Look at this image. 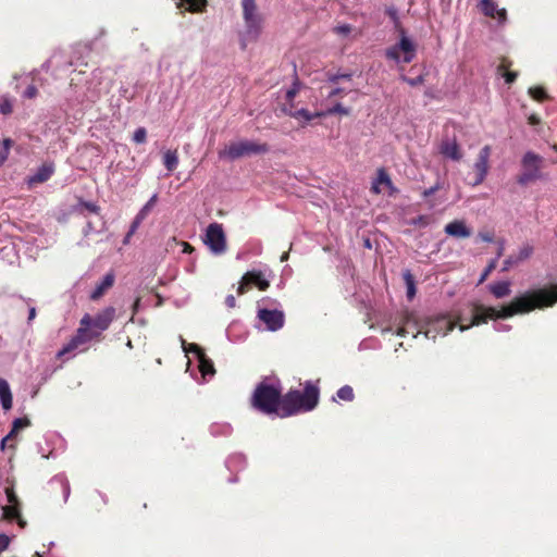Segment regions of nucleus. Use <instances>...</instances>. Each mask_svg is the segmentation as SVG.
<instances>
[{"instance_id": "f257e3e1", "label": "nucleus", "mask_w": 557, "mask_h": 557, "mask_svg": "<svg viewBox=\"0 0 557 557\" xmlns=\"http://www.w3.org/2000/svg\"><path fill=\"white\" fill-rule=\"evenodd\" d=\"M556 302L557 284L534 289L515 297L508 305L503 306L499 310L494 307L473 302L471 305V320L469 324L465 325L460 323L459 329L463 332L471 326L486 324L490 320L508 319L516 314L529 313L535 309L553 307Z\"/></svg>"}, {"instance_id": "f03ea898", "label": "nucleus", "mask_w": 557, "mask_h": 557, "mask_svg": "<svg viewBox=\"0 0 557 557\" xmlns=\"http://www.w3.org/2000/svg\"><path fill=\"white\" fill-rule=\"evenodd\" d=\"M115 308L109 306L95 317L86 313L79 321V326L70 342L58 352L62 357L94 339H100L102 332L107 331L115 319Z\"/></svg>"}, {"instance_id": "7ed1b4c3", "label": "nucleus", "mask_w": 557, "mask_h": 557, "mask_svg": "<svg viewBox=\"0 0 557 557\" xmlns=\"http://www.w3.org/2000/svg\"><path fill=\"white\" fill-rule=\"evenodd\" d=\"M304 388H290L283 394L280 418H288L312 411L319 404L320 388L317 383L306 381Z\"/></svg>"}, {"instance_id": "20e7f679", "label": "nucleus", "mask_w": 557, "mask_h": 557, "mask_svg": "<svg viewBox=\"0 0 557 557\" xmlns=\"http://www.w3.org/2000/svg\"><path fill=\"white\" fill-rule=\"evenodd\" d=\"M282 404L281 386L264 381L256 386L250 398L251 407L267 416L275 414L280 417Z\"/></svg>"}, {"instance_id": "39448f33", "label": "nucleus", "mask_w": 557, "mask_h": 557, "mask_svg": "<svg viewBox=\"0 0 557 557\" xmlns=\"http://www.w3.org/2000/svg\"><path fill=\"white\" fill-rule=\"evenodd\" d=\"M270 147L265 143H257L252 140H240L231 143L224 150L219 151L221 159L237 160L239 158L251 154H263L269 152Z\"/></svg>"}, {"instance_id": "423d86ee", "label": "nucleus", "mask_w": 557, "mask_h": 557, "mask_svg": "<svg viewBox=\"0 0 557 557\" xmlns=\"http://www.w3.org/2000/svg\"><path fill=\"white\" fill-rule=\"evenodd\" d=\"M543 162L544 159L540 154L528 151L521 160L522 172L517 176V183L525 186L540 180Z\"/></svg>"}, {"instance_id": "0eeeda50", "label": "nucleus", "mask_w": 557, "mask_h": 557, "mask_svg": "<svg viewBox=\"0 0 557 557\" xmlns=\"http://www.w3.org/2000/svg\"><path fill=\"white\" fill-rule=\"evenodd\" d=\"M400 39L399 42L386 49L385 55L387 59L404 63H410L416 58V45L406 35L404 28L399 30Z\"/></svg>"}, {"instance_id": "6e6552de", "label": "nucleus", "mask_w": 557, "mask_h": 557, "mask_svg": "<svg viewBox=\"0 0 557 557\" xmlns=\"http://www.w3.org/2000/svg\"><path fill=\"white\" fill-rule=\"evenodd\" d=\"M256 1L257 0H242L246 34L253 40L258 38L262 27V16L258 13Z\"/></svg>"}, {"instance_id": "1a4fd4ad", "label": "nucleus", "mask_w": 557, "mask_h": 557, "mask_svg": "<svg viewBox=\"0 0 557 557\" xmlns=\"http://www.w3.org/2000/svg\"><path fill=\"white\" fill-rule=\"evenodd\" d=\"M205 244L214 255H222L226 251V236L222 224L211 223L208 225Z\"/></svg>"}, {"instance_id": "9d476101", "label": "nucleus", "mask_w": 557, "mask_h": 557, "mask_svg": "<svg viewBox=\"0 0 557 557\" xmlns=\"http://www.w3.org/2000/svg\"><path fill=\"white\" fill-rule=\"evenodd\" d=\"M461 321L460 317H458L457 321H454L447 314L434 317L428 323L426 331L424 332L425 337L435 339L438 334L445 336L455 329L457 323L460 324Z\"/></svg>"}, {"instance_id": "9b49d317", "label": "nucleus", "mask_w": 557, "mask_h": 557, "mask_svg": "<svg viewBox=\"0 0 557 557\" xmlns=\"http://www.w3.org/2000/svg\"><path fill=\"white\" fill-rule=\"evenodd\" d=\"M251 285L257 286L260 290H267L270 286V283L264 277V275L261 271H258V270L248 271L242 277V281L237 288V294L238 295L245 294Z\"/></svg>"}, {"instance_id": "f8f14e48", "label": "nucleus", "mask_w": 557, "mask_h": 557, "mask_svg": "<svg viewBox=\"0 0 557 557\" xmlns=\"http://www.w3.org/2000/svg\"><path fill=\"white\" fill-rule=\"evenodd\" d=\"M491 147L488 145L484 146L478 156V159L473 165L474 169V177L471 181V185L478 186L485 180L487 172H488V160L491 156Z\"/></svg>"}, {"instance_id": "ddd939ff", "label": "nucleus", "mask_w": 557, "mask_h": 557, "mask_svg": "<svg viewBox=\"0 0 557 557\" xmlns=\"http://www.w3.org/2000/svg\"><path fill=\"white\" fill-rule=\"evenodd\" d=\"M258 318L271 332L282 329L285 322V315L280 310L259 309Z\"/></svg>"}, {"instance_id": "4468645a", "label": "nucleus", "mask_w": 557, "mask_h": 557, "mask_svg": "<svg viewBox=\"0 0 557 557\" xmlns=\"http://www.w3.org/2000/svg\"><path fill=\"white\" fill-rule=\"evenodd\" d=\"M445 233L456 238H468L471 236V230L462 220H455L446 224Z\"/></svg>"}, {"instance_id": "2eb2a0df", "label": "nucleus", "mask_w": 557, "mask_h": 557, "mask_svg": "<svg viewBox=\"0 0 557 557\" xmlns=\"http://www.w3.org/2000/svg\"><path fill=\"white\" fill-rule=\"evenodd\" d=\"M282 110H283V112L285 114H287V115H289L292 117H295L297 120L302 119L305 122H310V121H312L315 117L325 116L324 112L311 113L307 109L294 110V106L293 104H289V106L285 104Z\"/></svg>"}, {"instance_id": "dca6fc26", "label": "nucleus", "mask_w": 557, "mask_h": 557, "mask_svg": "<svg viewBox=\"0 0 557 557\" xmlns=\"http://www.w3.org/2000/svg\"><path fill=\"white\" fill-rule=\"evenodd\" d=\"M115 276L113 272L107 273L102 281L96 285L95 289L90 294V299L94 301L99 300L114 284Z\"/></svg>"}, {"instance_id": "f3484780", "label": "nucleus", "mask_w": 557, "mask_h": 557, "mask_svg": "<svg viewBox=\"0 0 557 557\" xmlns=\"http://www.w3.org/2000/svg\"><path fill=\"white\" fill-rule=\"evenodd\" d=\"M480 9L482 13L488 17L498 18L503 21L506 18V10L498 9L497 4L493 0H481Z\"/></svg>"}, {"instance_id": "a211bd4d", "label": "nucleus", "mask_w": 557, "mask_h": 557, "mask_svg": "<svg viewBox=\"0 0 557 557\" xmlns=\"http://www.w3.org/2000/svg\"><path fill=\"white\" fill-rule=\"evenodd\" d=\"M441 153L455 161H459L462 158L459 145L456 140L443 141L441 146Z\"/></svg>"}, {"instance_id": "6ab92c4d", "label": "nucleus", "mask_w": 557, "mask_h": 557, "mask_svg": "<svg viewBox=\"0 0 557 557\" xmlns=\"http://www.w3.org/2000/svg\"><path fill=\"white\" fill-rule=\"evenodd\" d=\"M512 62L509 59L502 58L500 63L497 66V72L503 75L507 84H512L518 77L517 72L509 71Z\"/></svg>"}, {"instance_id": "aec40b11", "label": "nucleus", "mask_w": 557, "mask_h": 557, "mask_svg": "<svg viewBox=\"0 0 557 557\" xmlns=\"http://www.w3.org/2000/svg\"><path fill=\"white\" fill-rule=\"evenodd\" d=\"M0 403L4 410L12 408V393L7 380L0 377Z\"/></svg>"}, {"instance_id": "412c9836", "label": "nucleus", "mask_w": 557, "mask_h": 557, "mask_svg": "<svg viewBox=\"0 0 557 557\" xmlns=\"http://www.w3.org/2000/svg\"><path fill=\"white\" fill-rule=\"evenodd\" d=\"M488 289L494 295V297L497 298V299L507 297L511 293V290H510V283L506 282V281L491 284L488 286Z\"/></svg>"}, {"instance_id": "4be33fe9", "label": "nucleus", "mask_w": 557, "mask_h": 557, "mask_svg": "<svg viewBox=\"0 0 557 557\" xmlns=\"http://www.w3.org/2000/svg\"><path fill=\"white\" fill-rule=\"evenodd\" d=\"M54 172V166L52 164H42L37 173L32 177V182L34 183H44L48 181Z\"/></svg>"}, {"instance_id": "5701e85b", "label": "nucleus", "mask_w": 557, "mask_h": 557, "mask_svg": "<svg viewBox=\"0 0 557 557\" xmlns=\"http://www.w3.org/2000/svg\"><path fill=\"white\" fill-rule=\"evenodd\" d=\"M197 359L199 361V370L202 376L213 375L215 373L213 362L210 358L207 357L206 352L199 356Z\"/></svg>"}, {"instance_id": "b1692460", "label": "nucleus", "mask_w": 557, "mask_h": 557, "mask_svg": "<svg viewBox=\"0 0 557 557\" xmlns=\"http://www.w3.org/2000/svg\"><path fill=\"white\" fill-rule=\"evenodd\" d=\"M403 277H404V281H405L406 286H407V298L409 300H412L414 298V296H416V293H417L414 277H413L412 273L409 270H406L403 273Z\"/></svg>"}, {"instance_id": "393cba45", "label": "nucleus", "mask_w": 557, "mask_h": 557, "mask_svg": "<svg viewBox=\"0 0 557 557\" xmlns=\"http://www.w3.org/2000/svg\"><path fill=\"white\" fill-rule=\"evenodd\" d=\"M163 164L169 172H173L178 164V156L176 150H168L163 156Z\"/></svg>"}, {"instance_id": "a878e982", "label": "nucleus", "mask_w": 557, "mask_h": 557, "mask_svg": "<svg viewBox=\"0 0 557 557\" xmlns=\"http://www.w3.org/2000/svg\"><path fill=\"white\" fill-rule=\"evenodd\" d=\"M181 2L187 4V11L191 13L203 12L207 7V0H181Z\"/></svg>"}, {"instance_id": "bb28decb", "label": "nucleus", "mask_w": 557, "mask_h": 557, "mask_svg": "<svg viewBox=\"0 0 557 557\" xmlns=\"http://www.w3.org/2000/svg\"><path fill=\"white\" fill-rule=\"evenodd\" d=\"M75 210L79 213H83V210H87L91 213L98 214L100 212V207L95 202H89V201L79 199L78 205Z\"/></svg>"}, {"instance_id": "cd10ccee", "label": "nucleus", "mask_w": 557, "mask_h": 557, "mask_svg": "<svg viewBox=\"0 0 557 557\" xmlns=\"http://www.w3.org/2000/svg\"><path fill=\"white\" fill-rule=\"evenodd\" d=\"M529 95L539 102H543L548 99L546 90L541 86L531 87L529 89Z\"/></svg>"}, {"instance_id": "c85d7f7f", "label": "nucleus", "mask_w": 557, "mask_h": 557, "mask_svg": "<svg viewBox=\"0 0 557 557\" xmlns=\"http://www.w3.org/2000/svg\"><path fill=\"white\" fill-rule=\"evenodd\" d=\"M337 397L341 399V400H344V401H352L354 398H355V394H354V389L351 386L349 385H344L342 386L337 393H336Z\"/></svg>"}, {"instance_id": "c756f323", "label": "nucleus", "mask_w": 557, "mask_h": 557, "mask_svg": "<svg viewBox=\"0 0 557 557\" xmlns=\"http://www.w3.org/2000/svg\"><path fill=\"white\" fill-rule=\"evenodd\" d=\"M533 253V247L531 245H524L521 247L517 255H513L518 263L529 259Z\"/></svg>"}, {"instance_id": "7c9ffc66", "label": "nucleus", "mask_w": 557, "mask_h": 557, "mask_svg": "<svg viewBox=\"0 0 557 557\" xmlns=\"http://www.w3.org/2000/svg\"><path fill=\"white\" fill-rule=\"evenodd\" d=\"M182 345L185 352H194L197 358L205 354V350L195 343L186 344L185 339H182Z\"/></svg>"}, {"instance_id": "2f4dec72", "label": "nucleus", "mask_w": 557, "mask_h": 557, "mask_svg": "<svg viewBox=\"0 0 557 557\" xmlns=\"http://www.w3.org/2000/svg\"><path fill=\"white\" fill-rule=\"evenodd\" d=\"M13 111V104L9 97L2 96L0 98V112L4 115L11 114Z\"/></svg>"}, {"instance_id": "473e14b6", "label": "nucleus", "mask_w": 557, "mask_h": 557, "mask_svg": "<svg viewBox=\"0 0 557 557\" xmlns=\"http://www.w3.org/2000/svg\"><path fill=\"white\" fill-rule=\"evenodd\" d=\"M400 78H401V81H404L405 83H407L408 85H410L412 87L420 86V85L424 84V82H425L424 74H420L416 77H407L405 75H401Z\"/></svg>"}, {"instance_id": "72a5a7b5", "label": "nucleus", "mask_w": 557, "mask_h": 557, "mask_svg": "<svg viewBox=\"0 0 557 557\" xmlns=\"http://www.w3.org/2000/svg\"><path fill=\"white\" fill-rule=\"evenodd\" d=\"M158 200V196L154 194L148 201L147 203L140 209V211L137 213L140 218H146L148 215V213L150 212V210L153 208V206L156 205Z\"/></svg>"}, {"instance_id": "f704fd0d", "label": "nucleus", "mask_w": 557, "mask_h": 557, "mask_svg": "<svg viewBox=\"0 0 557 557\" xmlns=\"http://www.w3.org/2000/svg\"><path fill=\"white\" fill-rule=\"evenodd\" d=\"M324 113H325V115H331V114L348 115L349 109L345 108L341 103H336L334 107L330 108Z\"/></svg>"}, {"instance_id": "c9c22d12", "label": "nucleus", "mask_w": 557, "mask_h": 557, "mask_svg": "<svg viewBox=\"0 0 557 557\" xmlns=\"http://www.w3.org/2000/svg\"><path fill=\"white\" fill-rule=\"evenodd\" d=\"M30 425V420L27 417L17 418L13 421L12 428L14 432H20V430L27 428Z\"/></svg>"}, {"instance_id": "e433bc0d", "label": "nucleus", "mask_w": 557, "mask_h": 557, "mask_svg": "<svg viewBox=\"0 0 557 557\" xmlns=\"http://www.w3.org/2000/svg\"><path fill=\"white\" fill-rule=\"evenodd\" d=\"M147 139V131L145 127H138L133 135V140L136 144H144Z\"/></svg>"}, {"instance_id": "4c0bfd02", "label": "nucleus", "mask_w": 557, "mask_h": 557, "mask_svg": "<svg viewBox=\"0 0 557 557\" xmlns=\"http://www.w3.org/2000/svg\"><path fill=\"white\" fill-rule=\"evenodd\" d=\"M375 182H377L379 184H384L386 186H392L391 177L384 169L377 170V177Z\"/></svg>"}, {"instance_id": "58836bf2", "label": "nucleus", "mask_w": 557, "mask_h": 557, "mask_svg": "<svg viewBox=\"0 0 557 557\" xmlns=\"http://www.w3.org/2000/svg\"><path fill=\"white\" fill-rule=\"evenodd\" d=\"M4 510V516L9 519H14V518H17L20 516V509H18V506H5L3 508Z\"/></svg>"}, {"instance_id": "ea45409f", "label": "nucleus", "mask_w": 557, "mask_h": 557, "mask_svg": "<svg viewBox=\"0 0 557 557\" xmlns=\"http://www.w3.org/2000/svg\"><path fill=\"white\" fill-rule=\"evenodd\" d=\"M5 494H7L8 503L10 504L9 506H12V505L18 506V498H17V495L15 494L13 487H7Z\"/></svg>"}, {"instance_id": "a19ab883", "label": "nucleus", "mask_w": 557, "mask_h": 557, "mask_svg": "<svg viewBox=\"0 0 557 557\" xmlns=\"http://www.w3.org/2000/svg\"><path fill=\"white\" fill-rule=\"evenodd\" d=\"M430 223H431V216L430 215H419V216H417V218H414L412 220V224L417 225V226H420V227H425Z\"/></svg>"}, {"instance_id": "79ce46f5", "label": "nucleus", "mask_w": 557, "mask_h": 557, "mask_svg": "<svg viewBox=\"0 0 557 557\" xmlns=\"http://www.w3.org/2000/svg\"><path fill=\"white\" fill-rule=\"evenodd\" d=\"M496 267V260H492L487 267L485 268V270L483 271V273L481 274V277L479 280V284L483 283L487 276L491 274V272L495 269Z\"/></svg>"}, {"instance_id": "37998d69", "label": "nucleus", "mask_w": 557, "mask_h": 557, "mask_svg": "<svg viewBox=\"0 0 557 557\" xmlns=\"http://www.w3.org/2000/svg\"><path fill=\"white\" fill-rule=\"evenodd\" d=\"M143 220H144V218H140L138 214L136 215V218L132 222V225H131L129 232L126 235L125 242L136 232V230L140 225Z\"/></svg>"}, {"instance_id": "c03bdc74", "label": "nucleus", "mask_w": 557, "mask_h": 557, "mask_svg": "<svg viewBox=\"0 0 557 557\" xmlns=\"http://www.w3.org/2000/svg\"><path fill=\"white\" fill-rule=\"evenodd\" d=\"M37 95H38V89H37V87H36L35 85H29V86L25 89V91H24V94H23V97H24V98H27V99H34V98H36V97H37Z\"/></svg>"}, {"instance_id": "a18cd8bd", "label": "nucleus", "mask_w": 557, "mask_h": 557, "mask_svg": "<svg viewBox=\"0 0 557 557\" xmlns=\"http://www.w3.org/2000/svg\"><path fill=\"white\" fill-rule=\"evenodd\" d=\"M519 264L517 259L515 258L513 255H510L505 261H504V267H503V271H508L510 268L515 267Z\"/></svg>"}, {"instance_id": "49530a36", "label": "nucleus", "mask_w": 557, "mask_h": 557, "mask_svg": "<svg viewBox=\"0 0 557 557\" xmlns=\"http://www.w3.org/2000/svg\"><path fill=\"white\" fill-rule=\"evenodd\" d=\"M351 78V74H333V75H329V82L331 83H338L339 79H350Z\"/></svg>"}, {"instance_id": "de8ad7c7", "label": "nucleus", "mask_w": 557, "mask_h": 557, "mask_svg": "<svg viewBox=\"0 0 557 557\" xmlns=\"http://www.w3.org/2000/svg\"><path fill=\"white\" fill-rule=\"evenodd\" d=\"M479 237L486 243H492L494 240V234L492 232H480Z\"/></svg>"}, {"instance_id": "09e8293b", "label": "nucleus", "mask_w": 557, "mask_h": 557, "mask_svg": "<svg viewBox=\"0 0 557 557\" xmlns=\"http://www.w3.org/2000/svg\"><path fill=\"white\" fill-rule=\"evenodd\" d=\"M335 32L342 35H348L351 32V26L348 24L337 26Z\"/></svg>"}, {"instance_id": "8fccbe9b", "label": "nucleus", "mask_w": 557, "mask_h": 557, "mask_svg": "<svg viewBox=\"0 0 557 557\" xmlns=\"http://www.w3.org/2000/svg\"><path fill=\"white\" fill-rule=\"evenodd\" d=\"M297 92H298V88L296 85H294L293 88H290L286 91V100L292 103V101L294 100Z\"/></svg>"}, {"instance_id": "3c124183", "label": "nucleus", "mask_w": 557, "mask_h": 557, "mask_svg": "<svg viewBox=\"0 0 557 557\" xmlns=\"http://www.w3.org/2000/svg\"><path fill=\"white\" fill-rule=\"evenodd\" d=\"M9 537L4 534H0V553L5 549L9 545Z\"/></svg>"}, {"instance_id": "603ef678", "label": "nucleus", "mask_w": 557, "mask_h": 557, "mask_svg": "<svg viewBox=\"0 0 557 557\" xmlns=\"http://www.w3.org/2000/svg\"><path fill=\"white\" fill-rule=\"evenodd\" d=\"M528 122L530 125H537L541 123V119L539 115L536 114H531L529 117H528Z\"/></svg>"}, {"instance_id": "864d4df0", "label": "nucleus", "mask_w": 557, "mask_h": 557, "mask_svg": "<svg viewBox=\"0 0 557 557\" xmlns=\"http://www.w3.org/2000/svg\"><path fill=\"white\" fill-rule=\"evenodd\" d=\"M437 189H438V186H432V187H430L428 189H424L422 195H423L424 198H428V197L432 196Z\"/></svg>"}, {"instance_id": "5fc2aeb1", "label": "nucleus", "mask_w": 557, "mask_h": 557, "mask_svg": "<svg viewBox=\"0 0 557 557\" xmlns=\"http://www.w3.org/2000/svg\"><path fill=\"white\" fill-rule=\"evenodd\" d=\"M225 302L230 308H234L236 305V299L233 295H228L225 299Z\"/></svg>"}, {"instance_id": "6e6d98bb", "label": "nucleus", "mask_w": 557, "mask_h": 557, "mask_svg": "<svg viewBox=\"0 0 557 557\" xmlns=\"http://www.w3.org/2000/svg\"><path fill=\"white\" fill-rule=\"evenodd\" d=\"M17 433L18 432H14V429L12 428L9 434L4 437V441H14L15 437L17 436Z\"/></svg>"}, {"instance_id": "4d7b16f0", "label": "nucleus", "mask_w": 557, "mask_h": 557, "mask_svg": "<svg viewBox=\"0 0 557 557\" xmlns=\"http://www.w3.org/2000/svg\"><path fill=\"white\" fill-rule=\"evenodd\" d=\"M410 332L408 331L407 326H400L398 330H397V335L399 336H406L407 334H409Z\"/></svg>"}, {"instance_id": "13d9d810", "label": "nucleus", "mask_w": 557, "mask_h": 557, "mask_svg": "<svg viewBox=\"0 0 557 557\" xmlns=\"http://www.w3.org/2000/svg\"><path fill=\"white\" fill-rule=\"evenodd\" d=\"M343 92H344V90H343V89H341V88H335V89H333V90L329 94V98L336 97V96H338V95H341V94H343Z\"/></svg>"}, {"instance_id": "bf43d9fd", "label": "nucleus", "mask_w": 557, "mask_h": 557, "mask_svg": "<svg viewBox=\"0 0 557 557\" xmlns=\"http://www.w3.org/2000/svg\"><path fill=\"white\" fill-rule=\"evenodd\" d=\"M140 304V297H137L133 304V315L137 313Z\"/></svg>"}, {"instance_id": "052dcab7", "label": "nucleus", "mask_w": 557, "mask_h": 557, "mask_svg": "<svg viewBox=\"0 0 557 557\" xmlns=\"http://www.w3.org/2000/svg\"><path fill=\"white\" fill-rule=\"evenodd\" d=\"M379 185H380V184H379L377 182H375V181H374V182H373V184H372V187H371V191H372V193H374V194H376V195H377V194H380V193H381V189H380Z\"/></svg>"}, {"instance_id": "680f3d73", "label": "nucleus", "mask_w": 557, "mask_h": 557, "mask_svg": "<svg viewBox=\"0 0 557 557\" xmlns=\"http://www.w3.org/2000/svg\"><path fill=\"white\" fill-rule=\"evenodd\" d=\"M183 245H184V249H183L184 252L190 253L194 250V247L190 244L184 242Z\"/></svg>"}, {"instance_id": "e2e57ef3", "label": "nucleus", "mask_w": 557, "mask_h": 557, "mask_svg": "<svg viewBox=\"0 0 557 557\" xmlns=\"http://www.w3.org/2000/svg\"><path fill=\"white\" fill-rule=\"evenodd\" d=\"M35 317H36V309L34 307H32L28 312V321L29 322L33 321L35 319Z\"/></svg>"}, {"instance_id": "0e129e2a", "label": "nucleus", "mask_w": 557, "mask_h": 557, "mask_svg": "<svg viewBox=\"0 0 557 557\" xmlns=\"http://www.w3.org/2000/svg\"><path fill=\"white\" fill-rule=\"evenodd\" d=\"M503 252H504V245L503 243L500 244L499 248H498V251H497V257H500L503 256Z\"/></svg>"}, {"instance_id": "69168bd1", "label": "nucleus", "mask_w": 557, "mask_h": 557, "mask_svg": "<svg viewBox=\"0 0 557 557\" xmlns=\"http://www.w3.org/2000/svg\"><path fill=\"white\" fill-rule=\"evenodd\" d=\"M287 258H288V253H287V252H285V253H283V256L281 257V261H282V262H283V261H286V260H287Z\"/></svg>"}, {"instance_id": "338daca9", "label": "nucleus", "mask_w": 557, "mask_h": 557, "mask_svg": "<svg viewBox=\"0 0 557 557\" xmlns=\"http://www.w3.org/2000/svg\"><path fill=\"white\" fill-rule=\"evenodd\" d=\"M8 442L9 441H4V437L2 438V441H1V449H4V447H5Z\"/></svg>"}, {"instance_id": "774afa93", "label": "nucleus", "mask_w": 557, "mask_h": 557, "mask_svg": "<svg viewBox=\"0 0 557 557\" xmlns=\"http://www.w3.org/2000/svg\"><path fill=\"white\" fill-rule=\"evenodd\" d=\"M3 144L5 145V147L8 148L10 145H11V140L10 139H4L3 140Z\"/></svg>"}]
</instances>
